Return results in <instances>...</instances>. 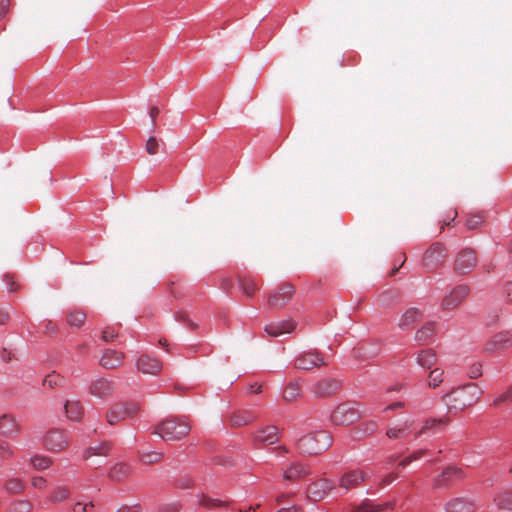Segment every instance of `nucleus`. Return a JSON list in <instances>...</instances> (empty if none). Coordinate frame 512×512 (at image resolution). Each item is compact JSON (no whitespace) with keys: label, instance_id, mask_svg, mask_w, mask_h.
I'll use <instances>...</instances> for the list:
<instances>
[{"label":"nucleus","instance_id":"nucleus-1","mask_svg":"<svg viewBox=\"0 0 512 512\" xmlns=\"http://www.w3.org/2000/svg\"><path fill=\"white\" fill-rule=\"evenodd\" d=\"M482 393L483 391L477 384L469 383L452 389L442 397V401L449 412H460L475 405Z\"/></svg>","mask_w":512,"mask_h":512},{"label":"nucleus","instance_id":"nucleus-2","mask_svg":"<svg viewBox=\"0 0 512 512\" xmlns=\"http://www.w3.org/2000/svg\"><path fill=\"white\" fill-rule=\"evenodd\" d=\"M191 430L190 424L182 418H166L155 426L153 434L164 441H178L186 437Z\"/></svg>","mask_w":512,"mask_h":512},{"label":"nucleus","instance_id":"nucleus-3","mask_svg":"<svg viewBox=\"0 0 512 512\" xmlns=\"http://www.w3.org/2000/svg\"><path fill=\"white\" fill-rule=\"evenodd\" d=\"M331 444L332 436L327 431H317L302 436L296 442V449L301 455H317L327 450Z\"/></svg>","mask_w":512,"mask_h":512},{"label":"nucleus","instance_id":"nucleus-4","mask_svg":"<svg viewBox=\"0 0 512 512\" xmlns=\"http://www.w3.org/2000/svg\"><path fill=\"white\" fill-rule=\"evenodd\" d=\"M140 411L137 402H116L106 411L105 418L109 425H116L127 418L136 416Z\"/></svg>","mask_w":512,"mask_h":512},{"label":"nucleus","instance_id":"nucleus-5","mask_svg":"<svg viewBox=\"0 0 512 512\" xmlns=\"http://www.w3.org/2000/svg\"><path fill=\"white\" fill-rule=\"evenodd\" d=\"M512 346V330H504L492 335L484 344L483 352L488 355L499 354Z\"/></svg>","mask_w":512,"mask_h":512},{"label":"nucleus","instance_id":"nucleus-6","mask_svg":"<svg viewBox=\"0 0 512 512\" xmlns=\"http://www.w3.org/2000/svg\"><path fill=\"white\" fill-rule=\"evenodd\" d=\"M369 479V473L360 468L344 471L339 479L338 486L345 491L360 488Z\"/></svg>","mask_w":512,"mask_h":512},{"label":"nucleus","instance_id":"nucleus-7","mask_svg":"<svg viewBox=\"0 0 512 512\" xmlns=\"http://www.w3.org/2000/svg\"><path fill=\"white\" fill-rule=\"evenodd\" d=\"M335 489V482L327 478H319L306 488V497L312 502H319Z\"/></svg>","mask_w":512,"mask_h":512},{"label":"nucleus","instance_id":"nucleus-8","mask_svg":"<svg viewBox=\"0 0 512 512\" xmlns=\"http://www.w3.org/2000/svg\"><path fill=\"white\" fill-rule=\"evenodd\" d=\"M43 443L50 451H63L70 444L69 433L64 429L53 428L46 433Z\"/></svg>","mask_w":512,"mask_h":512},{"label":"nucleus","instance_id":"nucleus-9","mask_svg":"<svg viewBox=\"0 0 512 512\" xmlns=\"http://www.w3.org/2000/svg\"><path fill=\"white\" fill-rule=\"evenodd\" d=\"M361 417V412L351 403L339 405L332 413L331 420L336 425H349Z\"/></svg>","mask_w":512,"mask_h":512},{"label":"nucleus","instance_id":"nucleus-10","mask_svg":"<svg viewBox=\"0 0 512 512\" xmlns=\"http://www.w3.org/2000/svg\"><path fill=\"white\" fill-rule=\"evenodd\" d=\"M478 262L475 250L471 248L462 249L454 261V271L459 275H466L472 272Z\"/></svg>","mask_w":512,"mask_h":512},{"label":"nucleus","instance_id":"nucleus-11","mask_svg":"<svg viewBox=\"0 0 512 512\" xmlns=\"http://www.w3.org/2000/svg\"><path fill=\"white\" fill-rule=\"evenodd\" d=\"M446 249L441 243H435L425 252L423 265L428 271H434L445 261Z\"/></svg>","mask_w":512,"mask_h":512},{"label":"nucleus","instance_id":"nucleus-12","mask_svg":"<svg viewBox=\"0 0 512 512\" xmlns=\"http://www.w3.org/2000/svg\"><path fill=\"white\" fill-rule=\"evenodd\" d=\"M326 365L324 356L318 351L303 352L294 361V367L299 370H311Z\"/></svg>","mask_w":512,"mask_h":512},{"label":"nucleus","instance_id":"nucleus-13","mask_svg":"<svg viewBox=\"0 0 512 512\" xmlns=\"http://www.w3.org/2000/svg\"><path fill=\"white\" fill-rule=\"evenodd\" d=\"M293 295V286L288 283H283L270 294L268 298V305L271 309L282 308L292 299Z\"/></svg>","mask_w":512,"mask_h":512},{"label":"nucleus","instance_id":"nucleus-14","mask_svg":"<svg viewBox=\"0 0 512 512\" xmlns=\"http://www.w3.org/2000/svg\"><path fill=\"white\" fill-rule=\"evenodd\" d=\"M311 474V466L301 461L291 462L282 473L283 480L287 482H297Z\"/></svg>","mask_w":512,"mask_h":512},{"label":"nucleus","instance_id":"nucleus-15","mask_svg":"<svg viewBox=\"0 0 512 512\" xmlns=\"http://www.w3.org/2000/svg\"><path fill=\"white\" fill-rule=\"evenodd\" d=\"M470 288L467 285H459L451 290L442 300L444 310H452L458 307L469 295Z\"/></svg>","mask_w":512,"mask_h":512},{"label":"nucleus","instance_id":"nucleus-16","mask_svg":"<svg viewBox=\"0 0 512 512\" xmlns=\"http://www.w3.org/2000/svg\"><path fill=\"white\" fill-rule=\"evenodd\" d=\"M341 387L339 380L324 378L316 382L311 388L312 393L319 398H326L336 394Z\"/></svg>","mask_w":512,"mask_h":512},{"label":"nucleus","instance_id":"nucleus-17","mask_svg":"<svg viewBox=\"0 0 512 512\" xmlns=\"http://www.w3.org/2000/svg\"><path fill=\"white\" fill-rule=\"evenodd\" d=\"M115 391V383L106 378H98L93 380L89 385L90 395L105 399L111 396Z\"/></svg>","mask_w":512,"mask_h":512},{"label":"nucleus","instance_id":"nucleus-18","mask_svg":"<svg viewBox=\"0 0 512 512\" xmlns=\"http://www.w3.org/2000/svg\"><path fill=\"white\" fill-rule=\"evenodd\" d=\"M476 503L467 497H455L445 504V512H475Z\"/></svg>","mask_w":512,"mask_h":512},{"label":"nucleus","instance_id":"nucleus-19","mask_svg":"<svg viewBox=\"0 0 512 512\" xmlns=\"http://www.w3.org/2000/svg\"><path fill=\"white\" fill-rule=\"evenodd\" d=\"M21 430L20 423L12 414H3L0 416V434L6 437H13Z\"/></svg>","mask_w":512,"mask_h":512},{"label":"nucleus","instance_id":"nucleus-20","mask_svg":"<svg viewBox=\"0 0 512 512\" xmlns=\"http://www.w3.org/2000/svg\"><path fill=\"white\" fill-rule=\"evenodd\" d=\"M279 439L278 429L275 426H267L258 430L253 435V441L256 444L272 445Z\"/></svg>","mask_w":512,"mask_h":512},{"label":"nucleus","instance_id":"nucleus-21","mask_svg":"<svg viewBox=\"0 0 512 512\" xmlns=\"http://www.w3.org/2000/svg\"><path fill=\"white\" fill-rule=\"evenodd\" d=\"M137 368L144 374L157 375L162 370V363L157 358L142 355L137 361Z\"/></svg>","mask_w":512,"mask_h":512},{"label":"nucleus","instance_id":"nucleus-22","mask_svg":"<svg viewBox=\"0 0 512 512\" xmlns=\"http://www.w3.org/2000/svg\"><path fill=\"white\" fill-rule=\"evenodd\" d=\"M296 324L291 320L272 322L265 326L264 331L271 337H278L283 334L291 333Z\"/></svg>","mask_w":512,"mask_h":512},{"label":"nucleus","instance_id":"nucleus-23","mask_svg":"<svg viewBox=\"0 0 512 512\" xmlns=\"http://www.w3.org/2000/svg\"><path fill=\"white\" fill-rule=\"evenodd\" d=\"M462 469L455 466H448L436 478L435 485L438 487L445 486L451 482L463 478Z\"/></svg>","mask_w":512,"mask_h":512},{"label":"nucleus","instance_id":"nucleus-24","mask_svg":"<svg viewBox=\"0 0 512 512\" xmlns=\"http://www.w3.org/2000/svg\"><path fill=\"white\" fill-rule=\"evenodd\" d=\"M125 355L116 350H105L100 359V365L106 369H115L121 366Z\"/></svg>","mask_w":512,"mask_h":512},{"label":"nucleus","instance_id":"nucleus-25","mask_svg":"<svg viewBox=\"0 0 512 512\" xmlns=\"http://www.w3.org/2000/svg\"><path fill=\"white\" fill-rule=\"evenodd\" d=\"M422 319V313L417 308L407 309L399 318L398 327L401 330H409Z\"/></svg>","mask_w":512,"mask_h":512},{"label":"nucleus","instance_id":"nucleus-26","mask_svg":"<svg viewBox=\"0 0 512 512\" xmlns=\"http://www.w3.org/2000/svg\"><path fill=\"white\" fill-rule=\"evenodd\" d=\"M132 473V467L128 463H116L109 471L108 477L113 482H121L127 479Z\"/></svg>","mask_w":512,"mask_h":512},{"label":"nucleus","instance_id":"nucleus-27","mask_svg":"<svg viewBox=\"0 0 512 512\" xmlns=\"http://www.w3.org/2000/svg\"><path fill=\"white\" fill-rule=\"evenodd\" d=\"M65 413L68 419L80 421L84 415V407L79 400H67L65 403Z\"/></svg>","mask_w":512,"mask_h":512},{"label":"nucleus","instance_id":"nucleus-28","mask_svg":"<svg viewBox=\"0 0 512 512\" xmlns=\"http://www.w3.org/2000/svg\"><path fill=\"white\" fill-rule=\"evenodd\" d=\"M254 419H255V416L253 415L252 412L244 410V411L234 412L230 416L229 422H230V425L233 427H241V426H244V425H247V424L253 422Z\"/></svg>","mask_w":512,"mask_h":512},{"label":"nucleus","instance_id":"nucleus-29","mask_svg":"<svg viewBox=\"0 0 512 512\" xmlns=\"http://www.w3.org/2000/svg\"><path fill=\"white\" fill-rule=\"evenodd\" d=\"M417 363L425 368L430 369L437 362V355L432 349H424L417 353Z\"/></svg>","mask_w":512,"mask_h":512},{"label":"nucleus","instance_id":"nucleus-30","mask_svg":"<svg viewBox=\"0 0 512 512\" xmlns=\"http://www.w3.org/2000/svg\"><path fill=\"white\" fill-rule=\"evenodd\" d=\"M390 503L374 504L368 499L362 501L359 505L352 508V512H382L387 508H391Z\"/></svg>","mask_w":512,"mask_h":512},{"label":"nucleus","instance_id":"nucleus-31","mask_svg":"<svg viewBox=\"0 0 512 512\" xmlns=\"http://www.w3.org/2000/svg\"><path fill=\"white\" fill-rule=\"evenodd\" d=\"M411 428V424L405 421L402 424L389 427L386 431V435L390 439H401L408 435V431Z\"/></svg>","mask_w":512,"mask_h":512},{"label":"nucleus","instance_id":"nucleus-32","mask_svg":"<svg viewBox=\"0 0 512 512\" xmlns=\"http://www.w3.org/2000/svg\"><path fill=\"white\" fill-rule=\"evenodd\" d=\"M111 450V446L107 442L100 443L96 446H91L87 448L84 452L83 457L88 459L92 456H106L109 454Z\"/></svg>","mask_w":512,"mask_h":512},{"label":"nucleus","instance_id":"nucleus-33","mask_svg":"<svg viewBox=\"0 0 512 512\" xmlns=\"http://www.w3.org/2000/svg\"><path fill=\"white\" fill-rule=\"evenodd\" d=\"M302 393V388L299 382H291L289 383L283 392V398L286 401L292 402L297 400Z\"/></svg>","mask_w":512,"mask_h":512},{"label":"nucleus","instance_id":"nucleus-34","mask_svg":"<svg viewBox=\"0 0 512 512\" xmlns=\"http://www.w3.org/2000/svg\"><path fill=\"white\" fill-rule=\"evenodd\" d=\"M435 325L434 323L428 322L424 324L420 329H418L415 333V340L420 343L427 342L431 339L434 333Z\"/></svg>","mask_w":512,"mask_h":512},{"label":"nucleus","instance_id":"nucleus-35","mask_svg":"<svg viewBox=\"0 0 512 512\" xmlns=\"http://www.w3.org/2000/svg\"><path fill=\"white\" fill-rule=\"evenodd\" d=\"M86 320V314L79 310H70L67 313V322L70 326L80 328Z\"/></svg>","mask_w":512,"mask_h":512},{"label":"nucleus","instance_id":"nucleus-36","mask_svg":"<svg viewBox=\"0 0 512 512\" xmlns=\"http://www.w3.org/2000/svg\"><path fill=\"white\" fill-rule=\"evenodd\" d=\"M4 487L9 494H20L25 489V483L19 478H10L5 482Z\"/></svg>","mask_w":512,"mask_h":512},{"label":"nucleus","instance_id":"nucleus-37","mask_svg":"<svg viewBox=\"0 0 512 512\" xmlns=\"http://www.w3.org/2000/svg\"><path fill=\"white\" fill-rule=\"evenodd\" d=\"M164 457V454L160 451L140 452L139 459L146 465L159 463Z\"/></svg>","mask_w":512,"mask_h":512},{"label":"nucleus","instance_id":"nucleus-38","mask_svg":"<svg viewBox=\"0 0 512 512\" xmlns=\"http://www.w3.org/2000/svg\"><path fill=\"white\" fill-rule=\"evenodd\" d=\"M71 492L66 486H58L56 487L50 496V501L52 503H59L69 498Z\"/></svg>","mask_w":512,"mask_h":512},{"label":"nucleus","instance_id":"nucleus-39","mask_svg":"<svg viewBox=\"0 0 512 512\" xmlns=\"http://www.w3.org/2000/svg\"><path fill=\"white\" fill-rule=\"evenodd\" d=\"M240 285L243 293L248 297H252L258 289L257 283L249 277L240 279Z\"/></svg>","mask_w":512,"mask_h":512},{"label":"nucleus","instance_id":"nucleus-40","mask_svg":"<svg viewBox=\"0 0 512 512\" xmlns=\"http://www.w3.org/2000/svg\"><path fill=\"white\" fill-rule=\"evenodd\" d=\"M444 371L442 369L436 368L432 370L428 375V385L429 387L436 388L443 382Z\"/></svg>","mask_w":512,"mask_h":512},{"label":"nucleus","instance_id":"nucleus-41","mask_svg":"<svg viewBox=\"0 0 512 512\" xmlns=\"http://www.w3.org/2000/svg\"><path fill=\"white\" fill-rule=\"evenodd\" d=\"M64 383V378L62 376H60L59 374H56V373H51V374H48L44 379H43V385L45 387H48V388H54V387H58V386H62Z\"/></svg>","mask_w":512,"mask_h":512},{"label":"nucleus","instance_id":"nucleus-42","mask_svg":"<svg viewBox=\"0 0 512 512\" xmlns=\"http://www.w3.org/2000/svg\"><path fill=\"white\" fill-rule=\"evenodd\" d=\"M497 505L499 508L512 510V490L500 494L497 499Z\"/></svg>","mask_w":512,"mask_h":512},{"label":"nucleus","instance_id":"nucleus-43","mask_svg":"<svg viewBox=\"0 0 512 512\" xmlns=\"http://www.w3.org/2000/svg\"><path fill=\"white\" fill-rule=\"evenodd\" d=\"M484 222V216L481 213L469 214L466 220V225L469 229L474 230L479 228Z\"/></svg>","mask_w":512,"mask_h":512},{"label":"nucleus","instance_id":"nucleus-44","mask_svg":"<svg viewBox=\"0 0 512 512\" xmlns=\"http://www.w3.org/2000/svg\"><path fill=\"white\" fill-rule=\"evenodd\" d=\"M31 464L37 470H45L51 466L52 461L45 456H35L31 459Z\"/></svg>","mask_w":512,"mask_h":512},{"label":"nucleus","instance_id":"nucleus-45","mask_svg":"<svg viewBox=\"0 0 512 512\" xmlns=\"http://www.w3.org/2000/svg\"><path fill=\"white\" fill-rule=\"evenodd\" d=\"M32 504L27 500L14 501L10 506V512H31Z\"/></svg>","mask_w":512,"mask_h":512},{"label":"nucleus","instance_id":"nucleus-46","mask_svg":"<svg viewBox=\"0 0 512 512\" xmlns=\"http://www.w3.org/2000/svg\"><path fill=\"white\" fill-rule=\"evenodd\" d=\"M448 419H430L425 421L421 430L416 434V437H419L421 434L425 433L427 430L432 429L436 424H446Z\"/></svg>","mask_w":512,"mask_h":512},{"label":"nucleus","instance_id":"nucleus-47","mask_svg":"<svg viewBox=\"0 0 512 512\" xmlns=\"http://www.w3.org/2000/svg\"><path fill=\"white\" fill-rule=\"evenodd\" d=\"M159 148V143L156 137L151 136L146 142L145 150L148 154L154 155L157 153Z\"/></svg>","mask_w":512,"mask_h":512},{"label":"nucleus","instance_id":"nucleus-48","mask_svg":"<svg viewBox=\"0 0 512 512\" xmlns=\"http://www.w3.org/2000/svg\"><path fill=\"white\" fill-rule=\"evenodd\" d=\"M14 454V450L11 445L5 441H0V455L1 459L10 458Z\"/></svg>","mask_w":512,"mask_h":512},{"label":"nucleus","instance_id":"nucleus-49","mask_svg":"<svg viewBox=\"0 0 512 512\" xmlns=\"http://www.w3.org/2000/svg\"><path fill=\"white\" fill-rule=\"evenodd\" d=\"M94 508L93 502L88 503H82V502H76L74 506L72 507L73 512H91V510Z\"/></svg>","mask_w":512,"mask_h":512},{"label":"nucleus","instance_id":"nucleus-50","mask_svg":"<svg viewBox=\"0 0 512 512\" xmlns=\"http://www.w3.org/2000/svg\"><path fill=\"white\" fill-rule=\"evenodd\" d=\"M200 504L205 507H220L225 505L222 501L212 499L204 495L201 497Z\"/></svg>","mask_w":512,"mask_h":512},{"label":"nucleus","instance_id":"nucleus-51","mask_svg":"<svg viewBox=\"0 0 512 512\" xmlns=\"http://www.w3.org/2000/svg\"><path fill=\"white\" fill-rule=\"evenodd\" d=\"M118 336V330L107 327L102 331V339L106 342L113 341Z\"/></svg>","mask_w":512,"mask_h":512},{"label":"nucleus","instance_id":"nucleus-52","mask_svg":"<svg viewBox=\"0 0 512 512\" xmlns=\"http://www.w3.org/2000/svg\"><path fill=\"white\" fill-rule=\"evenodd\" d=\"M504 402H512V387H510L507 391L502 393L499 397L495 398L493 404L498 405Z\"/></svg>","mask_w":512,"mask_h":512},{"label":"nucleus","instance_id":"nucleus-53","mask_svg":"<svg viewBox=\"0 0 512 512\" xmlns=\"http://www.w3.org/2000/svg\"><path fill=\"white\" fill-rule=\"evenodd\" d=\"M471 379H476L482 375V366L479 363H474L469 367L468 371Z\"/></svg>","mask_w":512,"mask_h":512},{"label":"nucleus","instance_id":"nucleus-54","mask_svg":"<svg viewBox=\"0 0 512 512\" xmlns=\"http://www.w3.org/2000/svg\"><path fill=\"white\" fill-rule=\"evenodd\" d=\"M181 505L179 502H172L161 507V512H179Z\"/></svg>","mask_w":512,"mask_h":512},{"label":"nucleus","instance_id":"nucleus-55","mask_svg":"<svg viewBox=\"0 0 512 512\" xmlns=\"http://www.w3.org/2000/svg\"><path fill=\"white\" fill-rule=\"evenodd\" d=\"M31 485L37 489H43L46 487V480L43 477H33Z\"/></svg>","mask_w":512,"mask_h":512},{"label":"nucleus","instance_id":"nucleus-56","mask_svg":"<svg viewBox=\"0 0 512 512\" xmlns=\"http://www.w3.org/2000/svg\"><path fill=\"white\" fill-rule=\"evenodd\" d=\"M5 280L7 282L8 289H9L10 292L17 291L18 285H17L16 281L14 280L13 276L6 275L5 276Z\"/></svg>","mask_w":512,"mask_h":512},{"label":"nucleus","instance_id":"nucleus-57","mask_svg":"<svg viewBox=\"0 0 512 512\" xmlns=\"http://www.w3.org/2000/svg\"><path fill=\"white\" fill-rule=\"evenodd\" d=\"M398 478V475L396 473H390L386 475L380 482V486H386L391 484L393 481H395Z\"/></svg>","mask_w":512,"mask_h":512},{"label":"nucleus","instance_id":"nucleus-58","mask_svg":"<svg viewBox=\"0 0 512 512\" xmlns=\"http://www.w3.org/2000/svg\"><path fill=\"white\" fill-rule=\"evenodd\" d=\"M10 0H0V18L4 17L9 9Z\"/></svg>","mask_w":512,"mask_h":512},{"label":"nucleus","instance_id":"nucleus-59","mask_svg":"<svg viewBox=\"0 0 512 512\" xmlns=\"http://www.w3.org/2000/svg\"><path fill=\"white\" fill-rule=\"evenodd\" d=\"M505 294L508 298V302L512 304V281H509L505 284Z\"/></svg>","mask_w":512,"mask_h":512},{"label":"nucleus","instance_id":"nucleus-60","mask_svg":"<svg viewBox=\"0 0 512 512\" xmlns=\"http://www.w3.org/2000/svg\"><path fill=\"white\" fill-rule=\"evenodd\" d=\"M150 118L152 123H155L157 116L159 115V108L157 106H152L149 111Z\"/></svg>","mask_w":512,"mask_h":512},{"label":"nucleus","instance_id":"nucleus-61","mask_svg":"<svg viewBox=\"0 0 512 512\" xmlns=\"http://www.w3.org/2000/svg\"><path fill=\"white\" fill-rule=\"evenodd\" d=\"M9 320V313L0 309V326L5 325Z\"/></svg>","mask_w":512,"mask_h":512},{"label":"nucleus","instance_id":"nucleus-62","mask_svg":"<svg viewBox=\"0 0 512 512\" xmlns=\"http://www.w3.org/2000/svg\"><path fill=\"white\" fill-rule=\"evenodd\" d=\"M277 512H302V508L296 505H293L289 508H281Z\"/></svg>","mask_w":512,"mask_h":512},{"label":"nucleus","instance_id":"nucleus-63","mask_svg":"<svg viewBox=\"0 0 512 512\" xmlns=\"http://www.w3.org/2000/svg\"><path fill=\"white\" fill-rule=\"evenodd\" d=\"M139 510V506L136 505L134 507H129V506H123V507H120L117 512H137Z\"/></svg>","mask_w":512,"mask_h":512},{"label":"nucleus","instance_id":"nucleus-64","mask_svg":"<svg viewBox=\"0 0 512 512\" xmlns=\"http://www.w3.org/2000/svg\"><path fill=\"white\" fill-rule=\"evenodd\" d=\"M274 451H275V452H276V454H277V455H279V456H284V455H286V454L289 452L288 448H287V447H285V446H279V447H276V448L274 449Z\"/></svg>","mask_w":512,"mask_h":512}]
</instances>
